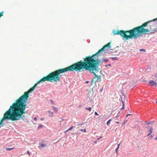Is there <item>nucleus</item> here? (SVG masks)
<instances>
[{
	"mask_svg": "<svg viewBox=\"0 0 157 157\" xmlns=\"http://www.w3.org/2000/svg\"><path fill=\"white\" fill-rule=\"evenodd\" d=\"M83 60V61H80L66 68L59 69L50 73L46 76L43 77L35 84V88L37 87L38 83L40 82H44L45 81L51 82L53 80L55 82H57L59 81L60 77L59 74L60 73L74 71L77 72L81 71H89L91 73L94 74L95 76L92 80L93 83L96 82L97 81L100 82V76L96 75L95 72L98 71V67L99 61L98 59L93 58V56H86Z\"/></svg>",
	"mask_w": 157,
	"mask_h": 157,
	"instance_id": "nucleus-1",
	"label": "nucleus"
},
{
	"mask_svg": "<svg viewBox=\"0 0 157 157\" xmlns=\"http://www.w3.org/2000/svg\"><path fill=\"white\" fill-rule=\"evenodd\" d=\"M28 99H18L15 103L10 106V108L4 114L0 123V128L6 124V119L18 120L21 118L25 110L26 101Z\"/></svg>",
	"mask_w": 157,
	"mask_h": 157,
	"instance_id": "nucleus-2",
	"label": "nucleus"
},
{
	"mask_svg": "<svg viewBox=\"0 0 157 157\" xmlns=\"http://www.w3.org/2000/svg\"><path fill=\"white\" fill-rule=\"evenodd\" d=\"M152 21H149L143 23L141 25L133 28L128 31L114 30L113 33L114 35H120L127 40L129 39L137 38L143 34H146L147 33L150 32L151 33H154L155 31L154 27V24L153 23L150 25L149 29H145L149 24Z\"/></svg>",
	"mask_w": 157,
	"mask_h": 157,
	"instance_id": "nucleus-3",
	"label": "nucleus"
},
{
	"mask_svg": "<svg viewBox=\"0 0 157 157\" xmlns=\"http://www.w3.org/2000/svg\"><path fill=\"white\" fill-rule=\"evenodd\" d=\"M110 42L108 43L107 44L104 46L101 49L99 50L97 52H96L95 54H94L91 56H93V58H94V57L95 56H96V55L98 56V55L99 53H100L101 52L104 51L105 50V48L106 47H107L108 48H110Z\"/></svg>",
	"mask_w": 157,
	"mask_h": 157,
	"instance_id": "nucleus-4",
	"label": "nucleus"
},
{
	"mask_svg": "<svg viewBox=\"0 0 157 157\" xmlns=\"http://www.w3.org/2000/svg\"><path fill=\"white\" fill-rule=\"evenodd\" d=\"M148 84L151 86H156L157 85V83L153 80H151L149 81L148 82Z\"/></svg>",
	"mask_w": 157,
	"mask_h": 157,
	"instance_id": "nucleus-5",
	"label": "nucleus"
},
{
	"mask_svg": "<svg viewBox=\"0 0 157 157\" xmlns=\"http://www.w3.org/2000/svg\"><path fill=\"white\" fill-rule=\"evenodd\" d=\"M147 128L149 129L148 131L149 132V133L151 134L152 133V132L153 131V129L152 127L148 126L147 127Z\"/></svg>",
	"mask_w": 157,
	"mask_h": 157,
	"instance_id": "nucleus-6",
	"label": "nucleus"
},
{
	"mask_svg": "<svg viewBox=\"0 0 157 157\" xmlns=\"http://www.w3.org/2000/svg\"><path fill=\"white\" fill-rule=\"evenodd\" d=\"M52 107L53 109V111L55 113H57L58 112L57 108L54 106H52Z\"/></svg>",
	"mask_w": 157,
	"mask_h": 157,
	"instance_id": "nucleus-7",
	"label": "nucleus"
},
{
	"mask_svg": "<svg viewBox=\"0 0 157 157\" xmlns=\"http://www.w3.org/2000/svg\"><path fill=\"white\" fill-rule=\"evenodd\" d=\"M48 112L49 113V117H53V113L52 112H51L50 110L48 111Z\"/></svg>",
	"mask_w": 157,
	"mask_h": 157,
	"instance_id": "nucleus-8",
	"label": "nucleus"
},
{
	"mask_svg": "<svg viewBox=\"0 0 157 157\" xmlns=\"http://www.w3.org/2000/svg\"><path fill=\"white\" fill-rule=\"evenodd\" d=\"M40 145L41 147H44L46 146V144H44L43 143H40Z\"/></svg>",
	"mask_w": 157,
	"mask_h": 157,
	"instance_id": "nucleus-9",
	"label": "nucleus"
},
{
	"mask_svg": "<svg viewBox=\"0 0 157 157\" xmlns=\"http://www.w3.org/2000/svg\"><path fill=\"white\" fill-rule=\"evenodd\" d=\"M120 96L121 98H124L125 97H127L123 93H122L121 95H120Z\"/></svg>",
	"mask_w": 157,
	"mask_h": 157,
	"instance_id": "nucleus-10",
	"label": "nucleus"
},
{
	"mask_svg": "<svg viewBox=\"0 0 157 157\" xmlns=\"http://www.w3.org/2000/svg\"><path fill=\"white\" fill-rule=\"evenodd\" d=\"M154 121H151L149 122H146V123L147 124V125H148V124H150L152 123H154Z\"/></svg>",
	"mask_w": 157,
	"mask_h": 157,
	"instance_id": "nucleus-11",
	"label": "nucleus"
},
{
	"mask_svg": "<svg viewBox=\"0 0 157 157\" xmlns=\"http://www.w3.org/2000/svg\"><path fill=\"white\" fill-rule=\"evenodd\" d=\"M73 128H74V126H72L70 128H69L67 130L65 131V132H67L68 131H71Z\"/></svg>",
	"mask_w": 157,
	"mask_h": 157,
	"instance_id": "nucleus-12",
	"label": "nucleus"
},
{
	"mask_svg": "<svg viewBox=\"0 0 157 157\" xmlns=\"http://www.w3.org/2000/svg\"><path fill=\"white\" fill-rule=\"evenodd\" d=\"M111 119H110L109 120L106 122V124L107 125H109V124H110V121H111Z\"/></svg>",
	"mask_w": 157,
	"mask_h": 157,
	"instance_id": "nucleus-13",
	"label": "nucleus"
},
{
	"mask_svg": "<svg viewBox=\"0 0 157 157\" xmlns=\"http://www.w3.org/2000/svg\"><path fill=\"white\" fill-rule=\"evenodd\" d=\"M102 62L104 61L105 62H107L109 61V59H104L103 60H101Z\"/></svg>",
	"mask_w": 157,
	"mask_h": 157,
	"instance_id": "nucleus-14",
	"label": "nucleus"
},
{
	"mask_svg": "<svg viewBox=\"0 0 157 157\" xmlns=\"http://www.w3.org/2000/svg\"><path fill=\"white\" fill-rule=\"evenodd\" d=\"M86 109L87 110H89L90 111L91 110V108L90 107H86Z\"/></svg>",
	"mask_w": 157,
	"mask_h": 157,
	"instance_id": "nucleus-15",
	"label": "nucleus"
},
{
	"mask_svg": "<svg viewBox=\"0 0 157 157\" xmlns=\"http://www.w3.org/2000/svg\"><path fill=\"white\" fill-rule=\"evenodd\" d=\"M50 103L52 104L53 105H55L54 102L51 99H50Z\"/></svg>",
	"mask_w": 157,
	"mask_h": 157,
	"instance_id": "nucleus-16",
	"label": "nucleus"
},
{
	"mask_svg": "<svg viewBox=\"0 0 157 157\" xmlns=\"http://www.w3.org/2000/svg\"><path fill=\"white\" fill-rule=\"evenodd\" d=\"M80 130L81 131L83 132H86V128L84 129H80Z\"/></svg>",
	"mask_w": 157,
	"mask_h": 157,
	"instance_id": "nucleus-17",
	"label": "nucleus"
},
{
	"mask_svg": "<svg viewBox=\"0 0 157 157\" xmlns=\"http://www.w3.org/2000/svg\"><path fill=\"white\" fill-rule=\"evenodd\" d=\"M4 12V11H2L1 12H0V18L2 16H3V14Z\"/></svg>",
	"mask_w": 157,
	"mask_h": 157,
	"instance_id": "nucleus-18",
	"label": "nucleus"
},
{
	"mask_svg": "<svg viewBox=\"0 0 157 157\" xmlns=\"http://www.w3.org/2000/svg\"><path fill=\"white\" fill-rule=\"evenodd\" d=\"M13 148H6V149L7 151H10L11 150H12L13 149Z\"/></svg>",
	"mask_w": 157,
	"mask_h": 157,
	"instance_id": "nucleus-19",
	"label": "nucleus"
},
{
	"mask_svg": "<svg viewBox=\"0 0 157 157\" xmlns=\"http://www.w3.org/2000/svg\"><path fill=\"white\" fill-rule=\"evenodd\" d=\"M42 128V125H39V126L37 128H38V129H39V128Z\"/></svg>",
	"mask_w": 157,
	"mask_h": 157,
	"instance_id": "nucleus-20",
	"label": "nucleus"
},
{
	"mask_svg": "<svg viewBox=\"0 0 157 157\" xmlns=\"http://www.w3.org/2000/svg\"><path fill=\"white\" fill-rule=\"evenodd\" d=\"M121 101L122 102V105H124V100H122V99H121Z\"/></svg>",
	"mask_w": 157,
	"mask_h": 157,
	"instance_id": "nucleus-21",
	"label": "nucleus"
},
{
	"mask_svg": "<svg viewBox=\"0 0 157 157\" xmlns=\"http://www.w3.org/2000/svg\"><path fill=\"white\" fill-rule=\"evenodd\" d=\"M94 114L95 115H96V116H98L99 115L98 113L96 112H95Z\"/></svg>",
	"mask_w": 157,
	"mask_h": 157,
	"instance_id": "nucleus-22",
	"label": "nucleus"
},
{
	"mask_svg": "<svg viewBox=\"0 0 157 157\" xmlns=\"http://www.w3.org/2000/svg\"><path fill=\"white\" fill-rule=\"evenodd\" d=\"M124 105H122V107L121 108V109H124Z\"/></svg>",
	"mask_w": 157,
	"mask_h": 157,
	"instance_id": "nucleus-23",
	"label": "nucleus"
},
{
	"mask_svg": "<svg viewBox=\"0 0 157 157\" xmlns=\"http://www.w3.org/2000/svg\"><path fill=\"white\" fill-rule=\"evenodd\" d=\"M84 123H82V124H77V125L78 126H80V125H81V126H82V125Z\"/></svg>",
	"mask_w": 157,
	"mask_h": 157,
	"instance_id": "nucleus-24",
	"label": "nucleus"
},
{
	"mask_svg": "<svg viewBox=\"0 0 157 157\" xmlns=\"http://www.w3.org/2000/svg\"><path fill=\"white\" fill-rule=\"evenodd\" d=\"M118 149V147H117L115 149V151L116 153L117 152V150Z\"/></svg>",
	"mask_w": 157,
	"mask_h": 157,
	"instance_id": "nucleus-25",
	"label": "nucleus"
},
{
	"mask_svg": "<svg viewBox=\"0 0 157 157\" xmlns=\"http://www.w3.org/2000/svg\"><path fill=\"white\" fill-rule=\"evenodd\" d=\"M140 51H145V50L144 49H141L140 50Z\"/></svg>",
	"mask_w": 157,
	"mask_h": 157,
	"instance_id": "nucleus-26",
	"label": "nucleus"
},
{
	"mask_svg": "<svg viewBox=\"0 0 157 157\" xmlns=\"http://www.w3.org/2000/svg\"><path fill=\"white\" fill-rule=\"evenodd\" d=\"M118 117V115H117V116L116 117H115L114 118V119H115V120L117 119V117Z\"/></svg>",
	"mask_w": 157,
	"mask_h": 157,
	"instance_id": "nucleus-27",
	"label": "nucleus"
},
{
	"mask_svg": "<svg viewBox=\"0 0 157 157\" xmlns=\"http://www.w3.org/2000/svg\"><path fill=\"white\" fill-rule=\"evenodd\" d=\"M150 137L151 139L153 137V136L152 135H151L150 136Z\"/></svg>",
	"mask_w": 157,
	"mask_h": 157,
	"instance_id": "nucleus-28",
	"label": "nucleus"
},
{
	"mask_svg": "<svg viewBox=\"0 0 157 157\" xmlns=\"http://www.w3.org/2000/svg\"><path fill=\"white\" fill-rule=\"evenodd\" d=\"M102 137H101V136L100 137V138H98L97 139V140H100V139H101V138H102Z\"/></svg>",
	"mask_w": 157,
	"mask_h": 157,
	"instance_id": "nucleus-29",
	"label": "nucleus"
},
{
	"mask_svg": "<svg viewBox=\"0 0 157 157\" xmlns=\"http://www.w3.org/2000/svg\"><path fill=\"white\" fill-rule=\"evenodd\" d=\"M27 153L29 155H30V152H29V151L28 150L27 151Z\"/></svg>",
	"mask_w": 157,
	"mask_h": 157,
	"instance_id": "nucleus-30",
	"label": "nucleus"
},
{
	"mask_svg": "<svg viewBox=\"0 0 157 157\" xmlns=\"http://www.w3.org/2000/svg\"><path fill=\"white\" fill-rule=\"evenodd\" d=\"M34 119L35 121H36L37 120V118L36 117H35L34 118Z\"/></svg>",
	"mask_w": 157,
	"mask_h": 157,
	"instance_id": "nucleus-31",
	"label": "nucleus"
},
{
	"mask_svg": "<svg viewBox=\"0 0 157 157\" xmlns=\"http://www.w3.org/2000/svg\"><path fill=\"white\" fill-rule=\"evenodd\" d=\"M92 101V100H90V101H88V102H87V103H88V104H89V103H90V102H91Z\"/></svg>",
	"mask_w": 157,
	"mask_h": 157,
	"instance_id": "nucleus-32",
	"label": "nucleus"
},
{
	"mask_svg": "<svg viewBox=\"0 0 157 157\" xmlns=\"http://www.w3.org/2000/svg\"><path fill=\"white\" fill-rule=\"evenodd\" d=\"M131 114H127L126 116V117H128V116H129V115H131Z\"/></svg>",
	"mask_w": 157,
	"mask_h": 157,
	"instance_id": "nucleus-33",
	"label": "nucleus"
},
{
	"mask_svg": "<svg viewBox=\"0 0 157 157\" xmlns=\"http://www.w3.org/2000/svg\"><path fill=\"white\" fill-rule=\"evenodd\" d=\"M151 135V134H150V133H149L147 134V136H150Z\"/></svg>",
	"mask_w": 157,
	"mask_h": 157,
	"instance_id": "nucleus-34",
	"label": "nucleus"
},
{
	"mask_svg": "<svg viewBox=\"0 0 157 157\" xmlns=\"http://www.w3.org/2000/svg\"><path fill=\"white\" fill-rule=\"evenodd\" d=\"M120 144H118V145H117V147H118V148H119V146H120Z\"/></svg>",
	"mask_w": 157,
	"mask_h": 157,
	"instance_id": "nucleus-35",
	"label": "nucleus"
},
{
	"mask_svg": "<svg viewBox=\"0 0 157 157\" xmlns=\"http://www.w3.org/2000/svg\"><path fill=\"white\" fill-rule=\"evenodd\" d=\"M44 119L43 118H41L40 119V120H44Z\"/></svg>",
	"mask_w": 157,
	"mask_h": 157,
	"instance_id": "nucleus-36",
	"label": "nucleus"
},
{
	"mask_svg": "<svg viewBox=\"0 0 157 157\" xmlns=\"http://www.w3.org/2000/svg\"><path fill=\"white\" fill-rule=\"evenodd\" d=\"M116 123H117V124H118V123H119V122H118V121H117V122H116Z\"/></svg>",
	"mask_w": 157,
	"mask_h": 157,
	"instance_id": "nucleus-37",
	"label": "nucleus"
},
{
	"mask_svg": "<svg viewBox=\"0 0 157 157\" xmlns=\"http://www.w3.org/2000/svg\"><path fill=\"white\" fill-rule=\"evenodd\" d=\"M111 66V64H110L108 65V66Z\"/></svg>",
	"mask_w": 157,
	"mask_h": 157,
	"instance_id": "nucleus-38",
	"label": "nucleus"
},
{
	"mask_svg": "<svg viewBox=\"0 0 157 157\" xmlns=\"http://www.w3.org/2000/svg\"><path fill=\"white\" fill-rule=\"evenodd\" d=\"M125 124V121H124V123L122 124V125H123V124Z\"/></svg>",
	"mask_w": 157,
	"mask_h": 157,
	"instance_id": "nucleus-39",
	"label": "nucleus"
},
{
	"mask_svg": "<svg viewBox=\"0 0 157 157\" xmlns=\"http://www.w3.org/2000/svg\"><path fill=\"white\" fill-rule=\"evenodd\" d=\"M88 82H89L88 81H86V83H88Z\"/></svg>",
	"mask_w": 157,
	"mask_h": 157,
	"instance_id": "nucleus-40",
	"label": "nucleus"
},
{
	"mask_svg": "<svg viewBox=\"0 0 157 157\" xmlns=\"http://www.w3.org/2000/svg\"><path fill=\"white\" fill-rule=\"evenodd\" d=\"M155 140H157V137L155 138Z\"/></svg>",
	"mask_w": 157,
	"mask_h": 157,
	"instance_id": "nucleus-41",
	"label": "nucleus"
},
{
	"mask_svg": "<svg viewBox=\"0 0 157 157\" xmlns=\"http://www.w3.org/2000/svg\"><path fill=\"white\" fill-rule=\"evenodd\" d=\"M82 106V105H80V106H79V107L80 108V107H81Z\"/></svg>",
	"mask_w": 157,
	"mask_h": 157,
	"instance_id": "nucleus-42",
	"label": "nucleus"
},
{
	"mask_svg": "<svg viewBox=\"0 0 157 157\" xmlns=\"http://www.w3.org/2000/svg\"><path fill=\"white\" fill-rule=\"evenodd\" d=\"M108 66V65H106L105 66H106V67H107Z\"/></svg>",
	"mask_w": 157,
	"mask_h": 157,
	"instance_id": "nucleus-43",
	"label": "nucleus"
},
{
	"mask_svg": "<svg viewBox=\"0 0 157 157\" xmlns=\"http://www.w3.org/2000/svg\"><path fill=\"white\" fill-rule=\"evenodd\" d=\"M94 143H97V141H95V142H94Z\"/></svg>",
	"mask_w": 157,
	"mask_h": 157,
	"instance_id": "nucleus-44",
	"label": "nucleus"
},
{
	"mask_svg": "<svg viewBox=\"0 0 157 157\" xmlns=\"http://www.w3.org/2000/svg\"><path fill=\"white\" fill-rule=\"evenodd\" d=\"M156 103L157 104V101H156Z\"/></svg>",
	"mask_w": 157,
	"mask_h": 157,
	"instance_id": "nucleus-45",
	"label": "nucleus"
},
{
	"mask_svg": "<svg viewBox=\"0 0 157 157\" xmlns=\"http://www.w3.org/2000/svg\"><path fill=\"white\" fill-rule=\"evenodd\" d=\"M119 115V114H118L117 115Z\"/></svg>",
	"mask_w": 157,
	"mask_h": 157,
	"instance_id": "nucleus-46",
	"label": "nucleus"
},
{
	"mask_svg": "<svg viewBox=\"0 0 157 157\" xmlns=\"http://www.w3.org/2000/svg\"><path fill=\"white\" fill-rule=\"evenodd\" d=\"M119 115V114H118L117 115Z\"/></svg>",
	"mask_w": 157,
	"mask_h": 157,
	"instance_id": "nucleus-47",
	"label": "nucleus"
}]
</instances>
